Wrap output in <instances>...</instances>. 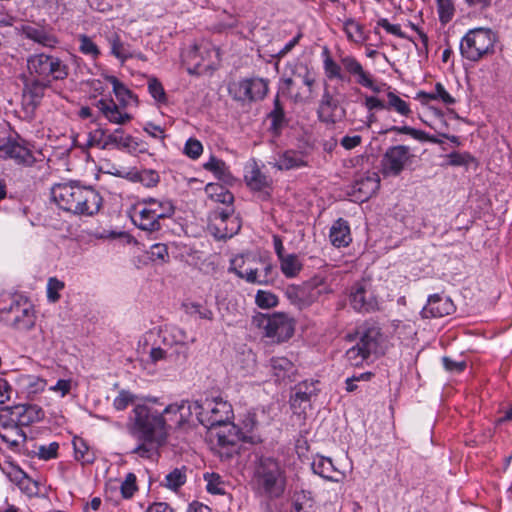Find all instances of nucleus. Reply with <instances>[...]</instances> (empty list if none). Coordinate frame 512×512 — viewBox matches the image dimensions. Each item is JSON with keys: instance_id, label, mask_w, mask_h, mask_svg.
Returning <instances> with one entry per match:
<instances>
[{"instance_id": "f257e3e1", "label": "nucleus", "mask_w": 512, "mask_h": 512, "mask_svg": "<svg viewBox=\"0 0 512 512\" xmlns=\"http://www.w3.org/2000/svg\"><path fill=\"white\" fill-rule=\"evenodd\" d=\"M185 402V411L188 412L186 415L195 413L197 420L204 427L211 431L217 428H227V433L224 430L215 432L217 445L221 448V457L230 459L238 453L239 435L235 425L231 422L234 414L232 405L228 401L216 397Z\"/></svg>"}, {"instance_id": "f03ea898", "label": "nucleus", "mask_w": 512, "mask_h": 512, "mask_svg": "<svg viewBox=\"0 0 512 512\" xmlns=\"http://www.w3.org/2000/svg\"><path fill=\"white\" fill-rule=\"evenodd\" d=\"M156 399H148L142 404H136L132 409L127 430L134 438L166 440L168 435L166 415L179 414V424L185 421L186 402L174 403L159 410L155 407Z\"/></svg>"}, {"instance_id": "7ed1b4c3", "label": "nucleus", "mask_w": 512, "mask_h": 512, "mask_svg": "<svg viewBox=\"0 0 512 512\" xmlns=\"http://www.w3.org/2000/svg\"><path fill=\"white\" fill-rule=\"evenodd\" d=\"M51 197L63 211L80 216L97 214L103 203L98 191L73 181L55 184L51 189Z\"/></svg>"}, {"instance_id": "20e7f679", "label": "nucleus", "mask_w": 512, "mask_h": 512, "mask_svg": "<svg viewBox=\"0 0 512 512\" xmlns=\"http://www.w3.org/2000/svg\"><path fill=\"white\" fill-rule=\"evenodd\" d=\"M36 311L31 301L20 293H0V321L16 331L27 332L34 328Z\"/></svg>"}, {"instance_id": "39448f33", "label": "nucleus", "mask_w": 512, "mask_h": 512, "mask_svg": "<svg viewBox=\"0 0 512 512\" xmlns=\"http://www.w3.org/2000/svg\"><path fill=\"white\" fill-rule=\"evenodd\" d=\"M255 492L271 500L283 496L286 488V475L278 460L272 457H261L254 472Z\"/></svg>"}, {"instance_id": "423d86ee", "label": "nucleus", "mask_w": 512, "mask_h": 512, "mask_svg": "<svg viewBox=\"0 0 512 512\" xmlns=\"http://www.w3.org/2000/svg\"><path fill=\"white\" fill-rule=\"evenodd\" d=\"M174 213L175 207L169 199L145 197L138 200L131 218L138 228L155 232L161 229L160 220L170 218Z\"/></svg>"}, {"instance_id": "0eeeda50", "label": "nucleus", "mask_w": 512, "mask_h": 512, "mask_svg": "<svg viewBox=\"0 0 512 512\" xmlns=\"http://www.w3.org/2000/svg\"><path fill=\"white\" fill-rule=\"evenodd\" d=\"M105 80L112 85L113 93L120 105H117L112 98H101L95 102V107L111 123L121 125L129 122L132 116L123 112L121 108L127 107L134 100V94L113 75H106Z\"/></svg>"}, {"instance_id": "6e6552de", "label": "nucleus", "mask_w": 512, "mask_h": 512, "mask_svg": "<svg viewBox=\"0 0 512 512\" xmlns=\"http://www.w3.org/2000/svg\"><path fill=\"white\" fill-rule=\"evenodd\" d=\"M497 34L490 28L470 29L460 40V54L471 62H479L494 53Z\"/></svg>"}, {"instance_id": "1a4fd4ad", "label": "nucleus", "mask_w": 512, "mask_h": 512, "mask_svg": "<svg viewBox=\"0 0 512 512\" xmlns=\"http://www.w3.org/2000/svg\"><path fill=\"white\" fill-rule=\"evenodd\" d=\"M28 73L31 77L52 81L64 80L69 74L67 64L59 57L46 53H36L27 59Z\"/></svg>"}, {"instance_id": "9d476101", "label": "nucleus", "mask_w": 512, "mask_h": 512, "mask_svg": "<svg viewBox=\"0 0 512 512\" xmlns=\"http://www.w3.org/2000/svg\"><path fill=\"white\" fill-rule=\"evenodd\" d=\"M253 322L264 330L265 336L276 342H284L292 337L294 333V323L284 313L258 314Z\"/></svg>"}, {"instance_id": "9b49d317", "label": "nucleus", "mask_w": 512, "mask_h": 512, "mask_svg": "<svg viewBox=\"0 0 512 512\" xmlns=\"http://www.w3.org/2000/svg\"><path fill=\"white\" fill-rule=\"evenodd\" d=\"M269 91L267 79L253 77L234 81L228 86V93L233 100L251 103L263 100Z\"/></svg>"}, {"instance_id": "f8f14e48", "label": "nucleus", "mask_w": 512, "mask_h": 512, "mask_svg": "<svg viewBox=\"0 0 512 512\" xmlns=\"http://www.w3.org/2000/svg\"><path fill=\"white\" fill-rule=\"evenodd\" d=\"M414 155L406 145H394L386 149L380 160V172L383 177H398L411 163Z\"/></svg>"}, {"instance_id": "ddd939ff", "label": "nucleus", "mask_w": 512, "mask_h": 512, "mask_svg": "<svg viewBox=\"0 0 512 512\" xmlns=\"http://www.w3.org/2000/svg\"><path fill=\"white\" fill-rule=\"evenodd\" d=\"M317 118L325 125H335L346 117V109L327 88L324 89L317 108Z\"/></svg>"}, {"instance_id": "4468645a", "label": "nucleus", "mask_w": 512, "mask_h": 512, "mask_svg": "<svg viewBox=\"0 0 512 512\" xmlns=\"http://www.w3.org/2000/svg\"><path fill=\"white\" fill-rule=\"evenodd\" d=\"M349 300L358 312L369 313L379 309L377 297L365 281H357L352 285Z\"/></svg>"}, {"instance_id": "2eb2a0df", "label": "nucleus", "mask_w": 512, "mask_h": 512, "mask_svg": "<svg viewBox=\"0 0 512 512\" xmlns=\"http://www.w3.org/2000/svg\"><path fill=\"white\" fill-rule=\"evenodd\" d=\"M318 384V380H305L295 385L290 396V405L295 413L304 412L311 399L318 395Z\"/></svg>"}, {"instance_id": "dca6fc26", "label": "nucleus", "mask_w": 512, "mask_h": 512, "mask_svg": "<svg viewBox=\"0 0 512 512\" xmlns=\"http://www.w3.org/2000/svg\"><path fill=\"white\" fill-rule=\"evenodd\" d=\"M51 86L50 81L27 76L24 80L23 104L26 109L34 111L45 95V91Z\"/></svg>"}, {"instance_id": "f3484780", "label": "nucleus", "mask_w": 512, "mask_h": 512, "mask_svg": "<svg viewBox=\"0 0 512 512\" xmlns=\"http://www.w3.org/2000/svg\"><path fill=\"white\" fill-rule=\"evenodd\" d=\"M0 156L5 159H12L19 165L32 166L36 159L32 151L23 143L16 139H8L0 145Z\"/></svg>"}, {"instance_id": "a211bd4d", "label": "nucleus", "mask_w": 512, "mask_h": 512, "mask_svg": "<svg viewBox=\"0 0 512 512\" xmlns=\"http://www.w3.org/2000/svg\"><path fill=\"white\" fill-rule=\"evenodd\" d=\"M456 307L453 301L441 294L430 295L427 304L421 311L422 318H441L451 315L455 312Z\"/></svg>"}, {"instance_id": "6ab92c4d", "label": "nucleus", "mask_w": 512, "mask_h": 512, "mask_svg": "<svg viewBox=\"0 0 512 512\" xmlns=\"http://www.w3.org/2000/svg\"><path fill=\"white\" fill-rule=\"evenodd\" d=\"M114 147L126 150L129 153H145L146 148L141 147L136 138L131 135H125L121 128H117L113 133L108 134L103 141V149Z\"/></svg>"}, {"instance_id": "aec40b11", "label": "nucleus", "mask_w": 512, "mask_h": 512, "mask_svg": "<svg viewBox=\"0 0 512 512\" xmlns=\"http://www.w3.org/2000/svg\"><path fill=\"white\" fill-rule=\"evenodd\" d=\"M380 188V178L377 173L360 176L351 187L350 195L360 202L370 199Z\"/></svg>"}, {"instance_id": "412c9836", "label": "nucleus", "mask_w": 512, "mask_h": 512, "mask_svg": "<svg viewBox=\"0 0 512 512\" xmlns=\"http://www.w3.org/2000/svg\"><path fill=\"white\" fill-rule=\"evenodd\" d=\"M22 34L25 38L36 42L44 47L53 48L58 44V39L52 28L39 24H28L22 27Z\"/></svg>"}, {"instance_id": "4be33fe9", "label": "nucleus", "mask_w": 512, "mask_h": 512, "mask_svg": "<svg viewBox=\"0 0 512 512\" xmlns=\"http://www.w3.org/2000/svg\"><path fill=\"white\" fill-rule=\"evenodd\" d=\"M359 341L356 343L370 357L379 353L383 334L378 326L371 325L364 327L359 332Z\"/></svg>"}, {"instance_id": "5701e85b", "label": "nucleus", "mask_w": 512, "mask_h": 512, "mask_svg": "<svg viewBox=\"0 0 512 512\" xmlns=\"http://www.w3.org/2000/svg\"><path fill=\"white\" fill-rule=\"evenodd\" d=\"M311 468L315 474L332 482H339L344 476L329 457L316 456L311 463Z\"/></svg>"}, {"instance_id": "b1692460", "label": "nucleus", "mask_w": 512, "mask_h": 512, "mask_svg": "<svg viewBox=\"0 0 512 512\" xmlns=\"http://www.w3.org/2000/svg\"><path fill=\"white\" fill-rule=\"evenodd\" d=\"M340 62L344 70L351 76L355 77V82L357 84L362 87L372 85V75L368 71L364 70L362 64L354 56L347 55L341 57Z\"/></svg>"}, {"instance_id": "393cba45", "label": "nucleus", "mask_w": 512, "mask_h": 512, "mask_svg": "<svg viewBox=\"0 0 512 512\" xmlns=\"http://www.w3.org/2000/svg\"><path fill=\"white\" fill-rule=\"evenodd\" d=\"M267 118L270 121L269 131L274 136H279L283 129L288 125L289 120L286 116L283 103L277 94L273 100V108L268 113Z\"/></svg>"}, {"instance_id": "a878e982", "label": "nucleus", "mask_w": 512, "mask_h": 512, "mask_svg": "<svg viewBox=\"0 0 512 512\" xmlns=\"http://www.w3.org/2000/svg\"><path fill=\"white\" fill-rule=\"evenodd\" d=\"M329 238L332 245L337 248L348 246L352 242L348 221L338 218L330 228Z\"/></svg>"}, {"instance_id": "bb28decb", "label": "nucleus", "mask_w": 512, "mask_h": 512, "mask_svg": "<svg viewBox=\"0 0 512 512\" xmlns=\"http://www.w3.org/2000/svg\"><path fill=\"white\" fill-rule=\"evenodd\" d=\"M107 41L110 46V53L116 57L121 63H124L128 59L138 58L144 60L145 57L142 53H136L131 51L128 44L121 41L117 33H112L107 37Z\"/></svg>"}, {"instance_id": "cd10ccee", "label": "nucleus", "mask_w": 512, "mask_h": 512, "mask_svg": "<svg viewBox=\"0 0 512 512\" xmlns=\"http://www.w3.org/2000/svg\"><path fill=\"white\" fill-rule=\"evenodd\" d=\"M270 368L275 380L280 382L290 379L295 374L296 368L292 361L286 357H273L270 359Z\"/></svg>"}, {"instance_id": "c85d7f7f", "label": "nucleus", "mask_w": 512, "mask_h": 512, "mask_svg": "<svg viewBox=\"0 0 512 512\" xmlns=\"http://www.w3.org/2000/svg\"><path fill=\"white\" fill-rule=\"evenodd\" d=\"M274 166L278 170H291L307 166L303 154L295 150H286L278 156Z\"/></svg>"}, {"instance_id": "c756f323", "label": "nucleus", "mask_w": 512, "mask_h": 512, "mask_svg": "<svg viewBox=\"0 0 512 512\" xmlns=\"http://www.w3.org/2000/svg\"><path fill=\"white\" fill-rule=\"evenodd\" d=\"M243 258H235L231 260L229 272L235 273L239 278L245 279L248 283L261 285L260 271L257 268H243Z\"/></svg>"}, {"instance_id": "7c9ffc66", "label": "nucleus", "mask_w": 512, "mask_h": 512, "mask_svg": "<svg viewBox=\"0 0 512 512\" xmlns=\"http://www.w3.org/2000/svg\"><path fill=\"white\" fill-rule=\"evenodd\" d=\"M244 178L247 186L253 191H263L271 185V179L257 165H254Z\"/></svg>"}, {"instance_id": "2f4dec72", "label": "nucleus", "mask_w": 512, "mask_h": 512, "mask_svg": "<svg viewBox=\"0 0 512 512\" xmlns=\"http://www.w3.org/2000/svg\"><path fill=\"white\" fill-rule=\"evenodd\" d=\"M204 190L207 196L214 202L224 205L234 204V195L221 184L208 183Z\"/></svg>"}, {"instance_id": "473e14b6", "label": "nucleus", "mask_w": 512, "mask_h": 512, "mask_svg": "<svg viewBox=\"0 0 512 512\" xmlns=\"http://www.w3.org/2000/svg\"><path fill=\"white\" fill-rule=\"evenodd\" d=\"M139 444L131 451L141 458L150 459L157 451L158 447L163 445L166 440L136 438Z\"/></svg>"}, {"instance_id": "72a5a7b5", "label": "nucleus", "mask_w": 512, "mask_h": 512, "mask_svg": "<svg viewBox=\"0 0 512 512\" xmlns=\"http://www.w3.org/2000/svg\"><path fill=\"white\" fill-rule=\"evenodd\" d=\"M74 455L77 461H80L83 465L92 464L96 457L94 452L87 445L85 440L80 437L73 439Z\"/></svg>"}, {"instance_id": "f704fd0d", "label": "nucleus", "mask_w": 512, "mask_h": 512, "mask_svg": "<svg viewBox=\"0 0 512 512\" xmlns=\"http://www.w3.org/2000/svg\"><path fill=\"white\" fill-rule=\"evenodd\" d=\"M186 470L187 469L185 466L182 468L173 469L165 476L164 480L161 482V485L169 490L177 491L186 483Z\"/></svg>"}, {"instance_id": "c9c22d12", "label": "nucleus", "mask_w": 512, "mask_h": 512, "mask_svg": "<svg viewBox=\"0 0 512 512\" xmlns=\"http://www.w3.org/2000/svg\"><path fill=\"white\" fill-rule=\"evenodd\" d=\"M0 438L10 447L15 448L19 446L20 439L24 441L26 436L17 425H3L0 429Z\"/></svg>"}, {"instance_id": "e433bc0d", "label": "nucleus", "mask_w": 512, "mask_h": 512, "mask_svg": "<svg viewBox=\"0 0 512 512\" xmlns=\"http://www.w3.org/2000/svg\"><path fill=\"white\" fill-rule=\"evenodd\" d=\"M281 272L287 278L296 277L302 270V263L296 254H287L279 260Z\"/></svg>"}, {"instance_id": "4c0bfd02", "label": "nucleus", "mask_w": 512, "mask_h": 512, "mask_svg": "<svg viewBox=\"0 0 512 512\" xmlns=\"http://www.w3.org/2000/svg\"><path fill=\"white\" fill-rule=\"evenodd\" d=\"M17 382L28 394H37L44 390L46 382L35 375L22 374Z\"/></svg>"}, {"instance_id": "58836bf2", "label": "nucleus", "mask_w": 512, "mask_h": 512, "mask_svg": "<svg viewBox=\"0 0 512 512\" xmlns=\"http://www.w3.org/2000/svg\"><path fill=\"white\" fill-rule=\"evenodd\" d=\"M78 50L85 56L90 57L92 60H96L100 55L101 51L98 45L86 34H79L77 36Z\"/></svg>"}, {"instance_id": "ea45409f", "label": "nucleus", "mask_w": 512, "mask_h": 512, "mask_svg": "<svg viewBox=\"0 0 512 512\" xmlns=\"http://www.w3.org/2000/svg\"><path fill=\"white\" fill-rule=\"evenodd\" d=\"M203 478L206 482V490L208 493L213 495H224L226 493L225 481L223 480L222 476H220L218 473L206 472L203 475Z\"/></svg>"}, {"instance_id": "a19ab883", "label": "nucleus", "mask_w": 512, "mask_h": 512, "mask_svg": "<svg viewBox=\"0 0 512 512\" xmlns=\"http://www.w3.org/2000/svg\"><path fill=\"white\" fill-rule=\"evenodd\" d=\"M386 110H393L405 117L412 113L409 104L392 91L387 93Z\"/></svg>"}, {"instance_id": "79ce46f5", "label": "nucleus", "mask_w": 512, "mask_h": 512, "mask_svg": "<svg viewBox=\"0 0 512 512\" xmlns=\"http://www.w3.org/2000/svg\"><path fill=\"white\" fill-rule=\"evenodd\" d=\"M389 132H396L399 134H406L410 135L414 139L421 141V142H428V139H430V134L426 133L422 130H417L410 126H391L389 128H386L384 130H381L379 134H387Z\"/></svg>"}, {"instance_id": "37998d69", "label": "nucleus", "mask_w": 512, "mask_h": 512, "mask_svg": "<svg viewBox=\"0 0 512 512\" xmlns=\"http://www.w3.org/2000/svg\"><path fill=\"white\" fill-rule=\"evenodd\" d=\"M344 31L349 40H353L355 42H362L365 40L363 25L352 18H349L344 22Z\"/></svg>"}, {"instance_id": "c03bdc74", "label": "nucleus", "mask_w": 512, "mask_h": 512, "mask_svg": "<svg viewBox=\"0 0 512 512\" xmlns=\"http://www.w3.org/2000/svg\"><path fill=\"white\" fill-rule=\"evenodd\" d=\"M137 395L129 390L122 389L113 400V408L116 411H124L129 405H136Z\"/></svg>"}, {"instance_id": "a18cd8bd", "label": "nucleus", "mask_w": 512, "mask_h": 512, "mask_svg": "<svg viewBox=\"0 0 512 512\" xmlns=\"http://www.w3.org/2000/svg\"><path fill=\"white\" fill-rule=\"evenodd\" d=\"M203 168L212 172L218 179H224L228 174L226 163L215 156H211L210 159L204 163Z\"/></svg>"}, {"instance_id": "49530a36", "label": "nucleus", "mask_w": 512, "mask_h": 512, "mask_svg": "<svg viewBox=\"0 0 512 512\" xmlns=\"http://www.w3.org/2000/svg\"><path fill=\"white\" fill-rule=\"evenodd\" d=\"M325 59L323 61L324 71L326 76L329 79H339L343 80V74L341 72V66L337 64L329 55V51L327 49L324 50Z\"/></svg>"}, {"instance_id": "de8ad7c7", "label": "nucleus", "mask_w": 512, "mask_h": 512, "mask_svg": "<svg viewBox=\"0 0 512 512\" xmlns=\"http://www.w3.org/2000/svg\"><path fill=\"white\" fill-rule=\"evenodd\" d=\"M163 342L165 344L187 345L188 337L183 329L172 327L169 331H165Z\"/></svg>"}, {"instance_id": "09e8293b", "label": "nucleus", "mask_w": 512, "mask_h": 512, "mask_svg": "<svg viewBox=\"0 0 512 512\" xmlns=\"http://www.w3.org/2000/svg\"><path fill=\"white\" fill-rule=\"evenodd\" d=\"M439 20L442 24L450 22L454 16V5L451 0H436Z\"/></svg>"}, {"instance_id": "8fccbe9b", "label": "nucleus", "mask_w": 512, "mask_h": 512, "mask_svg": "<svg viewBox=\"0 0 512 512\" xmlns=\"http://www.w3.org/2000/svg\"><path fill=\"white\" fill-rule=\"evenodd\" d=\"M138 490L136 475L132 472L125 476L124 481L121 483L120 492L124 499H130Z\"/></svg>"}, {"instance_id": "3c124183", "label": "nucleus", "mask_w": 512, "mask_h": 512, "mask_svg": "<svg viewBox=\"0 0 512 512\" xmlns=\"http://www.w3.org/2000/svg\"><path fill=\"white\" fill-rule=\"evenodd\" d=\"M44 412L36 405H28L24 407V412L21 415L20 424L28 425L32 422L39 421L43 418Z\"/></svg>"}, {"instance_id": "603ef678", "label": "nucleus", "mask_w": 512, "mask_h": 512, "mask_svg": "<svg viewBox=\"0 0 512 512\" xmlns=\"http://www.w3.org/2000/svg\"><path fill=\"white\" fill-rule=\"evenodd\" d=\"M148 91L158 103H166L167 95L162 83L155 77L148 80Z\"/></svg>"}, {"instance_id": "864d4df0", "label": "nucleus", "mask_w": 512, "mask_h": 512, "mask_svg": "<svg viewBox=\"0 0 512 512\" xmlns=\"http://www.w3.org/2000/svg\"><path fill=\"white\" fill-rule=\"evenodd\" d=\"M65 284L56 277H51L47 282V298L49 302L56 303L60 299L59 292L63 290Z\"/></svg>"}, {"instance_id": "5fc2aeb1", "label": "nucleus", "mask_w": 512, "mask_h": 512, "mask_svg": "<svg viewBox=\"0 0 512 512\" xmlns=\"http://www.w3.org/2000/svg\"><path fill=\"white\" fill-rule=\"evenodd\" d=\"M448 157V165L450 166H469L475 162V158L468 152H451Z\"/></svg>"}, {"instance_id": "6e6d98bb", "label": "nucleus", "mask_w": 512, "mask_h": 512, "mask_svg": "<svg viewBox=\"0 0 512 512\" xmlns=\"http://www.w3.org/2000/svg\"><path fill=\"white\" fill-rule=\"evenodd\" d=\"M16 483L23 492L29 495L36 493L37 483L28 477L23 471H20L16 476Z\"/></svg>"}, {"instance_id": "4d7b16f0", "label": "nucleus", "mask_w": 512, "mask_h": 512, "mask_svg": "<svg viewBox=\"0 0 512 512\" xmlns=\"http://www.w3.org/2000/svg\"><path fill=\"white\" fill-rule=\"evenodd\" d=\"M203 153V145L196 138H189L184 146V154L195 160L198 159Z\"/></svg>"}, {"instance_id": "13d9d810", "label": "nucleus", "mask_w": 512, "mask_h": 512, "mask_svg": "<svg viewBox=\"0 0 512 512\" xmlns=\"http://www.w3.org/2000/svg\"><path fill=\"white\" fill-rule=\"evenodd\" d=\"M149 258L152 261H160L162 263L167 262L169 259L168 247L163 243H156L150 247Z\"/></svg>"}, {"instance_id": "bf43d9fd", "label": "nucleus", "mask_w": 512, "mask_h": 512, "mask_svg": "<svg viewBox=\"0 0 512 512\" xmlns=\"http://www.w3.org/2000/svg\"><path fill=\"white\" fill-rule=\"evenodd\" d=\"M186 312L190 315H198L201 319L212 320L213 312L209 308L199 304V303H189L185 305Z\"/></svg>"}, {"instance_id": "052dcab7", "label": "nucleus", "mask_w": 512, "mask_h": 512, "mask_svg": "<svg viewBox=\"0 0 512 512\" xmlns=\"http://www.w3.org/2000/svg\"><path fill=\"white\" fill-rule=\"evenodd\" d=\"M346 357L353 366H358L369 358V356L357 344L347 350Z\"/></svg>"}, {"instance_id": "680f3d73", "label": "nucleus", "mask_w": 512, "mask_h": 512, "mask_svg": "<svg viewBox=\"0 0 512 512\" xmlns=\"http://www.w3.org/2000/svg\"><path fill=\"white\" fill-rule=\"evenodd\" d=\"M160 182V175L157 171L152 169L141 170L140 183L147 188H153Z\"/></svg>"}, {"instance_id": "e2e57ef3", "label": "nucleus", "mask_w": 512, "mask_h": 512, "mask_svg": "<svg viewBox=\"0 0 512 512\" xmlns=\"http://www.w3.org/2000/svg\"><path fill=\"white\" fill-rule=\"evenodd\" d=\"M255 301L260 308H271L278 303V299L274 294L262 290L257 292Z\"/></svg>"}, {"instance_id": "0e129e2a", "label": "nucleus", "mask_w": 512, "mask_h": 512, "mask_svg": "<svg viewBox=\"0 0 512 512\" xmlns=\"http://www.w3.org/2000/svg\"><path fill=\"white\" fill-rule=\"evenodd\" d=\"M294 75L298 77L302 84L307 86L309 93H312L313 86L315 84V74L307 67H303L300 70L294 72Z\"/></svg>"}, {"instance_id": "69168bd1", "label": "nucleus", "mask_w": 512, "mask_h": 512, "mask_svg": "<svg viewBox=\"0 0 512 512\" xmlns=\"http://www.w3.org/2000/svg\"><path fill=\"white\" fill-rule=\"evenodd\" d=\"M363 104L368 112L386 110V102L376 96L366 95Z\"/></svg>"}, {"instance_id": "338daca9", "label": "nucleus", "mask_w": 512, "mask_h": 512, "mask_svg": "<svg viewBox=\"0 0 512 512\" xmlns=\"http://www.w3.org/2000/svg\"><path fill=\"white\" fill-rule=\"evenodd\" d=\"M435 100L443 102L445 105H453L456 100L445 89L444 85L440 82L435 84Z\"/></svg>"}, {"instance_id": "774afa93", "label": "nucleus", "mask_w": 512, "mask_h": 512, "mask_svg": "<svg viewBox=\"0 0 512 512\" xmlns=\"http://www.w3.org/2000/svg\"><path fill=\"white\" fill-rule=\"evenodd\" d=\"M59 444L52 442L49 445H41L38 450V455L43 460H50L57 456Z\"/></svg>"}]
</instances>
